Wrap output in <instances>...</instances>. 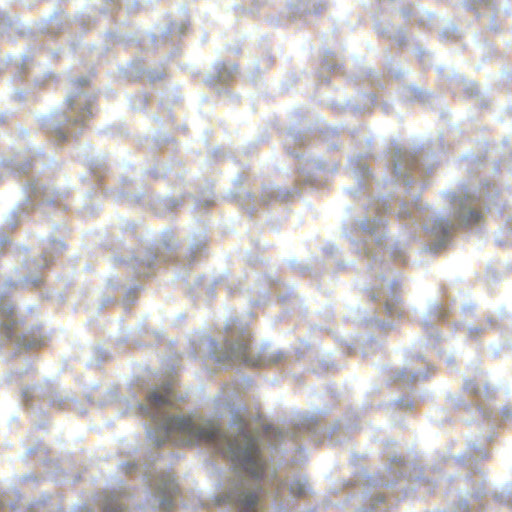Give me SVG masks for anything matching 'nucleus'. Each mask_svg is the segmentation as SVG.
Returning a JSON list of instances; mask_svg holds the SVG:
<instances>
[{"mask_svg": "<svg viewBox=\"0 0 512 512\" xmlns=\"http://www.w3.org/2000/svg\"><path fill=\"white\" fill-rule=\"evenodd\" d=\"M24 346H27V347H34L36 345V343H33V344H26V343H23Z\"/></svg>", "mask_w": 512, "mask_h": 512, "instance_id": "nucleus-7", "label": "nucleus"}, {"mask_svg": "<svg viewBox=\"0 0 512 512\" xmlns=\"http://www.w3.org/2000/svg\"><path fill=\"white\" fill-rule=\"evenodd\" d=\"M261 489L243 491L239 494L237 504L240 512H258L260 508Z\"/></svg>", "mask_w": 512, "mask_h": 512, "instance_id": "nucleus-2", "label": "nucleus"}, {"mask_svg": "<svg viewBox=\"0 0 512 512\" xmlns=\"http://www.w3.org/2000/svg\"><path fill=\"white\" fill-rule=\"evenodd\" d=\"M250 343L249 340H243L240 343L235 344L231 347V358L243 362L248 365H257L256 361H253L249 357Z\"/></svg>", "mask_w": 512, "mask_h": 512, "instance_id": "nucleus-3", "label": "nucleus"}, {"mask_svg": "<svg viewBox=\"0 0 512 512\" xmlns=\"http://www.w3.org/2000/svg\"><path fill=\"white\" fill-rule=\"evenodd\" d=\"M146 414L163 421V429L168 436L183 437V444L205 443L214 446L219 452L237 463L248 475L261 478L265 472L257 441L248 433L242 432L231 440L220 433L212 422L198 424L190 417H167L165 412L173 404L170 387L151 392L146 399Z\"/></svg>", "mask_w": 512, "mask_h": 512, "instance_id": "nucleus-1", "label": "nucleus"}, {"mask_svg": "<svg viewBox=\"0 0 512 512\" xmlns=\"http://www.w3.org/2000/svg\"><path fill=\"white\" fill-rule=\"evenodd\" d=\"M176 489V485L173 480H169L168 483L165 486V490H167L169 493L174 492Z\"/></svg>", "mask_w": 512, "mask_h": 512, "instance_id": "nucleus-5", "label": "nucleus"}, {"mask_svg": "<svg viewBox=\"0 0 512 512\" xmlns=\"http://www.w3.org/2000/svg\"><path fill=\"white\" fill-rule=\"evenodd\" d=\"M290 491H291V494H293L294 496L300 497L305 494L306 488L302 482L295 481V482L291 483Z\"/></svg>", "mask_w": 512, "mask_h": 512, "instance_id": "nucleus-4", "label": "nucleus"}, {"mask_svg": "<svg viewBox=\"0 0 512 512\" xmlns=\"http://www.w3.org/2000/svg\"><path fill=\"white\" fill-rule=\"evenodd\" d=\"M104 510H105V512H120L121 511L120 509L109 510L107 507H105Z\"/></svg>", "mask_w": 512, "mask_h": 512, "instance_id": "nucleus-6", "label": "nucleus"}]
</instances>
